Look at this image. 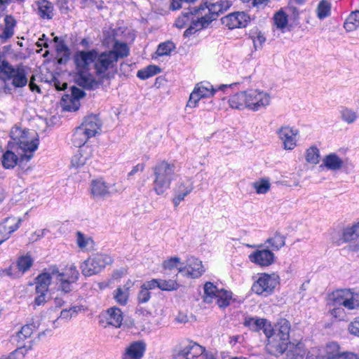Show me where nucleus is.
Masks as SVG:
<instances>
[{
    "label": "nucleus",
    "mask_w": 359,
    "mask_h": 359,
    "mask_svg": "<svg viewBox=\"0 0 359 359\" xmlns=\"http://www.w3.org/2000/svg\"><path fill=\"white\" fill-rule=\"evenodd\" d=\"M142 287H144L147 290H152L156 288H158V279H151L150 280L144 282L142 285Z\"/></svg>",
    "instance_id": "obj_61"
},
{
    "label": "nucleus",
    "mask_w": 359,
    "mask_h": 359,
    "mask_svg": "<svg viewBox=\"0 0 359 359\" xmlns=\"http://www.w3.org/2000/svg\"><path fill=\"white\" fill-rule=\"evenodd\" d=\"M161 72V69L156 65H149L147 67L140 69L137 73V76L142 79H147Z\"/></svg>",
    "instance_id": "obj_41"
},
{
    "label": "nucleus",
    "mask_w": 359,
    "mask_h": 359,
    "mask_svg": "<svg viewBox=\"0 0 359 359\" xmlns=\"http://www.w3.org/2000/svg\"><path fill=\"white\" fill-rule=\"evenodd\" d=\"M180 258L178 257H171L165 261H164L163 266L165 269L172 270L178 266L180 263Z\"/></svg>",
    "instance_id": "obj_58"
},
{
    "label": "nucleus",
    "mask_w": 359,
    "mask_h": 359,
    "mask_svg": "<svg viewBox=\"0 0 359 359\" xmlns=\"http://www.w3.org/2000/svg\"><path fill=\"white\" fill-rule=\"evenodd\" d=\"M0 76L5 81L12 80V84L15 88L25 86L27 83L24 69L20 66L14 67L5 60L0 62Z\"/></svg>",
    "instance_id": "obj_9"
},
{
    "label": "nucleus",
    "mask_w": 359,
    "mask_h": 359,
    "mask_svg": "<svg viewBox=\"0 0 359 359\" xmlns=\"http://www.w3.org/2000/svg\"><path fill=\"white\" fill-rule=\"evenodd\" d=\"M106 320L107 324L116 328L120 327L123 320L122 311L116 306L108 309L106 312Z\"/></svg>",
    "instance_id": "obj_29"
},
{
    "label": "nucleus",
    "mask_w": 359,
    "mask_h": 359,
    "mask_svg": "<svg viewBox=\"0 0 359 359\" xmlns=\"http://www.w3.org/2000/svg\"><path fill=\"white\" fill-rule=\"evenodd\" d=\"M194 181L191 177H181L173 188V198L172 199L175 207H177L184 198L194 190Z\"/></svg>",
    "instance_id": "obj_15"
},
{
    "label": "nucleus",
    "mask_w": 359,
    "mask_h": 359,
    "mask_svg": "<svg viewBox=\"0 0 359 359\" xmlns=\"http://www.w3.org/2000/svg\"><path fill=\"white\" fill-rule=\"evenodd\" d=\"M330 300L334 306H343L348 310L359 309V292L350 289H341L334 291Z\"/></svg>",
    "instance_id": "obj_11"
},
{
    "label": "nucleus",
    "mask_w": 359,
    "mask_h": 359,
    "mask_svg": "<svg viewBox=\"0 0 359 359\" xmlns=\"http://www.w3.org/2000/svg\"><path fill=\"white\" fill-rule=\"evenodd\" d=\"M249 21L250 17L245 12H234L222 18V24L230 29L245 27Z\"/></svg>",
    "instance_id": "obj_18"
},
{
    "label": "nucleus",
    "mask_w": 359,
    "mask_h": 359,
    "mask_svg": "<svg viewBox=\"0 0 359 359\" xmlns=\"http://www.w3.org/2000/svg\"><path fill=\"white\" fill-rule=\"evenodd\" d=\"M18 158L13 151H7L2 156V165L6 169L13 168L17 163Z\"/></svg>",
    "instance_id": "obj_42"
},
{
    "label": "nucleus",
    "mask_w": 359,
    "mask_h": 359,
    "mask_svg": "<svg viewBox=\"0 0 359 359\" xmlns=\"http://www.w3.org/2000/svg\"><path fill=\"white\" fill-rule=\"evenodd\" d=\"M278 279V276L275 274L262 273L252 285V290L257 294L268 296L279 283Z\"/></svg>",
    "instance_id": "obj_14"
},
{
    "label": "nucleus",
    "mask_w": 359,
    "mask_h": 359,
    "mask_svg": "<svg viewBox=\"0 0 359 359\" xmlns=\"http://www.w3.org/2000/svg\"><path fill=\"white\" fill-rule=\"evenodd\" d=\"M175 48V44L171 41H166L158 45L156 54L159 56L169 55Z\"/></svg>",
    "instance_id": "obj_53"
},
{
    "label": "nucleus",
    "mask_w": 359,
    "mask_h": 359,
    "mask_svg": "<svg viewBox=\"0 0 359 359\" xmlns=\"http://www.w3.org/2000/svg\"><path fill=\"white\" fill-rule=\"evenodd\" d=\"M271 94L264 90L248 89L231 95L229 99V107L243 110L247 109L254 112L266 109L271 103Z\"/></svg>",
    "instance_id": "obj_2"
},
{
    "label": "nucleus",
    "mask_w": 359,
    "mask_h": 359,
    "mask_svg": "<svg viewBox=\"0 0 359 359\" xmlns=\"http://www.w3.org/2000/svg\"><path fill=\"white\" fill-rule=\"evenodd\" d=\"M339 113L342 121L348 124L355 122L358 116V113L355 111L348 107H341Z\"/></svg>",
    "instance_id": "obj_44"
},
{
    "label": "nucleus",
    "mask_w": 359,
    "mask_h": 359,
    "mask_svg": "<svg viewBox=\"0 0 359 359\" xmlns=\"http://www.w3.org/2000/svg\"><path fill=\"white\" fill-rule=\"evenodd\" d=\"M285 351V359H300L304 355L306 348L302 341L294 343L288 341Z\"/></svg>",
    "instance_id": "obj_28"
},
{
    "label": "nucleus",
    "mask_w": 359,
    "mask_h": 359,
    "mask_svg": "<svg viewBox=\"0 0 359 359\" xmlns=\"http://www.w3.org/2000/svg\"><path fill=\"white\" fill-rule=\"evenodd\" d=\"M231 299V292L226 290H220L219 292H217V294L214 299V301H215L217 304L222 308L227 306L229 304Z\"/></svg>",
    "instance_id": "obj_43"
},
{
    "label": "nucleus",
    "mask_w": 359,
    "mask_h": 359,
    "mask_svg": "<svg viewBox=\"0 0 359 359\" xmlns=\"http://www.w3.org/2000/svg\"><path fill=\"white\" fill-rule=\"evenodd\" d=\"M16 21L11 15H6L4 18V27L1 34V39L4 41L11 38L14 34V28Z\"/></svg>",
    "instance_id": "obj_32"
},
{
    "label": "nucleus",
    "mask_w": 359,
    "mask_h": 359,
    "mask_svg": "<svg viewBox=\"0 0 359 359\" xmlns=\"http://www.w3.org/2000/svg\"><path fill=\"white\" fill-rule=\"evenodd\" d=\"M36 327L33 324H27L21 327V330L17 333L16 338L18 341H23L29 337Z\"/></svg>",
    "instance_id": "obj_47"
},
{
    "label": "nucleus",
    "mask_w": 359,
    "mask_h": 359,
    "mask_svg": "<svg viewBox=\"0 0 359 359\" xmlns=\"http://www.w3.org/2000/svg\"><path fill=\"white\" fill-rule=\"evenodd\" d=\"M116 55L112 52L105 51L98 54L95 61L96 76L100 79H110L116 65Z\"/></svg>",
    "instance_id": "obj_10"
},
{
    "label": "nucleus",
    "mask_w": 359,
    "mask_h": 359,
    "mask_svg": "<svg viewBox=\"0 0 359 359\" xmlns=\"http://www.w3.org/2000/svg\"><path fill=\"white\" fill-rule=\"evenodd\" d=\"M237 83L222 84L214 87L210 83L202 81L197 83L189 96L187 107L194 108L197 106L198 101L202 98H209L215 95L218 91L226 92Z\"/></svg>",
    "instance_id": "obj_7"
},
{
    "label": "nucleus",
    "mask_w": 359,
    "mask_h": 359,
    "mask_svg": "<svg viewBox=\"0 0 359 359\" xmlns=\"http://www.w3.org/2000/svg\"><path fill=\"white\" fill-rule=\"evenodd\" d=\"M331 5L326 0H322L317 8V16L320 20H323L330 15Z\"/></svg>",
    "instance_id": "obj_48"
},
{
    "label": "nucleus",
    "mask_w": 359,
    "mask_h": 359,
    "mask_svg": "<svg viewBox=\"0 0 359 359\" xmlns=\"http://www.w3.org/2000/svg\"><path fill=\"white\" fill-rule=\"evenodd\" d=\"M274 25L276 28L283 29L286 27L288 20L287 15L283 11H278L273 17Z\"/></svg>",
    "instance_id": "obj_51"
},
{
    "label": "nucleus",
    "mask_w": 359,
    "mask_h": 359,
    "mask_svg": "<svg viewBox=\"0 0 359 359\" xmlns=\"http://www.w3.org/2000/svg\"><path fill=\"white\" fill-rule=\"evenodd\" d=\"M348 330L351 334L359 337V317H356L350 323Z\"/></svg>",
    "instance_id": "obj_59"
},
{
    "label": "nucleus",
    "mask_w": 359,
    "mask_h": 359,
    "mask_svg": "<svg viewBox=\"0 0 359 359\" xmlns=\"http://www.w3.org/2000/svg\"><path fill=\"white\" fill-rule=\"evenodd\" d=\"M219 290L213 283L210 282L206 283L204 285V301L207 303L213 302L217 292Z\"/></svg>",
    "instance_id": "obj_39"
},
{
    "label": "nucleus",
    "mask_w": 359,
    "mask_h": 359,
    "mask_svg": "<svg viewBox=\"0 0 359 359\" xmlns=\"http://www.w3.org/2000/svg\"><path fill=\"white\" fill-rule=\"evenodd\" d=\"M78 278L79 271L74 265L67 267L65 272H60L56 266H51L44 269L36 278L35 290L48 292L49 285L55 283L58 290L67 293L72 290V284Z\"/></svg>",
    "instance_id": "obj_1"
},
{
    "label": "nucleus",
    "mask_w": 359,
    "mask_h": 359,
    "mask_svg": "<svg viewBox=\"0 0 359 359\" xmlns=\"http://www.w3.org/2000/svg\"><path fill=\"white\" fill-rule=\"evenodd\" d=\"M344 309L341 307L334 308L330 311V314L332 317L341 320L344 316Z\"/></svg>",
    "instance_id": "obj_64"
},
{
    "label": "nucleus",
    "mask_w": 359,
    "mask_h": 359,
    "mask_svg": "<svg viewBox=\"0 0 359 359\" xmlns=\"http://www.w3.org/2000/svg\"><path fill=\"white\" fill-rule=\"evenodd\" d=\"M290 324L286 319H280L274 327L265 331L267 339L266 349L275 356L282 355L287 349L290 339Z\"/></svg>",
    "instance_id": "obj_4"
},
{
    "label": "nucleus",
    "mask_w": 359,
    "mask_h": 359,
    "mask_svg": "<svg viewBox=\"0 0 359 359\" xmlns=\"http://www.w3.org/2000/svg\"><path fill=\"white\" fill-rule=\"evenodd\" d=\"M90 137H95L101 128V122L96 115L86 116L79 126Z\"/></svg>",
    "instance_id": "obj_23"
},
{
    "label": "nucleus",
    "mask_w": 359,
    "mask_h": 359,
    "mask_svg": "<svg viewBox=\"0 0 359 359\" xmlns=\"http://www.w3.org/2000/svg\"><path fill=\"white\" fill-rule=\"evenodd\" d=\"M11 137L23 151L27 160H29L33 156L32 153L37 149L39 146V139L36 137V134L29 130L15 127L11 130Z\"/></svg>",
    "instance_id": "obj_8"
},
{
    "label": "nucleus",
    "mask_w": 359,
    "mask_h": 359,
    "mask_svg": "<svg viewBox=\"0 0 359 359\" xmlns=\"http://www.w3.org/2000/svg\"><path fill=\"white\" fill-rule=\"evenodd\" d=\"M33 259L29 255L21 256L17 261V266L22 273L27 271L33 264Z\"/></svg>",
    "instance_id": "obj_46"
},
{
    "label": "nucleus",
    "mask_w": 359,
    "mask_h": 359,
    "mask_svg": "<svg viewBox=\"0 0 359 359\" xmlns=\"http://www.w3.org/2000/svg\"><path fill=\"white\" fill-rule=\"evenodd\" d=\"M76 244L82 251H88L93 249L94 242L93 239L84 233L77 231L76 234Z\"/></svg>",
    "instance_id": "obj_33"
},
{
    "label": "nucleus",
    "mask_w": 359,
    "mask_h": 359,
    "mask_svg": "<svg viewBox=\"0 0 359 359\" xmlns=\"http://www.w3.org/2000/svg\"><path fill=\"white\" fill-rule=\"evenodd\" d=\"M179 287L178 283L173 280L158 279V289L163 291H173Z\"/></svg>",
    "instance_id": "obj_52"
},
{
    "label": "nucleus",
    "mask_w": 359,
    "mask_h": 359,
    "mask_svg": "<svg viewBox=\"0 0 359 359\" xmlns=\"http://www.w3.org/2000/svg\"><path fill=\"white\" fill-rule=\"evenodd\" d=\"M305 158L307 163L311 164H318L320 161V151L315 147L312 146L306 149Z\"/></svg>",
    "instance_id": "obj_45"
},
{
    "label": "nucleus",
    "mask_w": 359,
    "mask_h": 359,
    "mask_svg": "<svg viewBox=\"0 0 359 359\" xmlns=\"http://www.w3.org/2000/svg\"><path fill=\"white\" fill-rule=\"evenodd\" d=\"M204 271L202 262L195 257L188 259L187 266L179 269V272L193 278L200 277Z\"/></svg>",
    "instance_id": "obj_22"
},
{
    "label": "nucleus",
    "mask_w": 359,
    "mask_h": 359,
    "mask_svg": "<svg viewBox=\"0 0 359 359\" xmlns=\"http://www.w3.org/2000/svg\"><path fill=\"white\" fill-rule=\"evenodd\" d=\"M266 243L269 245L272 250H279L285 245V238L279 233H276L273 236L266 241Z\"/></svg>",
    "instance_id": "obj_38"
},
{
    "label": "nucleus",
    "mask_w": 359,
    "mask_h": 359,
    "mask_svg": "<svg viewBox=\"0 0 359 359\" xmlns=\"http://www.w3.org/2000/svg\"><path fill=\"white\" fill-rule=\"evenodd\" d=\"M112 52L116 55V60L118 61V58L127 57L129 54V48L126 43L116 41L113 46V50H109Z\"/></svg>",
    "instance_id": "obj_36"
},
{
    "label": "nucleus",
    "mask_w": 359,
    "mask_h": 359,
    "mask_svg": "<svg viewBox=\"0 0 359 359\" xmlns=\"http://www.w3.org/2000/svg\"><path fill=\"white\" fill-rule=\"evenodd\" d=\"M118 192L115 184H107L102 179L94 180L90 184V194L94 198H105Z\"/></svg>",
    "instance_id": "obj_16"
},
{
    "label": "nucleus",
    "mask_w": 359,
    "mask_h": 359,
    "mask_svg": "<svg viewBox=\"0 0 359 359\" xmlns=\"http://www.w3.org/2000/svg\"><path fill=\"white\" fill-rule=\"evenodd\" d=\"M277 134L282 141L285 149L292 150L297 146L299 135L297 129L289 126H283L278 130Z\"/></svg>",
    "instance_id": "obj_17"
},
{
    "label": "nucleus",
    "mask_w": 359,
    "mask_h": 359,
    "mask_svg": "<svg viewBox=\"0 0 359 359\" xmlns=\"http://www.w3.org/2000/svg\"><path fill=\"white\" fill-rule=\"evenodd\" d=\"M250 37L252 40L255 48L256 50L262 48L263 44L266 41V37L264 34L257 28L250 31Z\"/></svg>",
    "instance_id": "obj_40"
},
{
    "label": "nucleus",
    "mask_w": 359,
    "mask_h": 359,
    "mask_svg": "<svg viewBox=\"0 0 359 359\" xmlns=\"http://www.w3.org/2000/svg\"><path fill=\"white\" fill-rule=\"evenodd\" d=\"M249 260L260 266H269L274 262V254L269 249H258L250 253Z\"/></svg>",
    "instance_id": "obj_19"
},
{
    "label": "nucleus",
    "mask_w": 359,
    "mask_h": 359,
    "mask_svg": "<svg viewBox=\"0 0 359 359\" xmlns=\"http://www.w3.org/2000/svg\"><path fill=\"white\" fill-rule=\"evenodd\" d=\"M54 42L55 43V48L57 52H67L68 50L67 46L64 42L57 36L54 38Z\"/></svg>",
    "instance_id": "obj_62"
},
{
    "label": "nucleus",
    "mask_w": 359,
    "mask_h": 359,
    "mask_svg": "<svg viewBox=\"0 0 359 359\" xmlns=\"http://www.w3.org/2000/svg\"><path fill=\"white\" fill-rule=\"evenodd\" d=\"M20 223L21 219L14 217H7L0 222V242L4 243L8 240L20 227Z\"/></svg>",
    "instance_id": "obj_21"
},
{
    "label": "nucleus",
    "mask_w": 359,
    "mask_h": 359,
    "mask_svg": "<svg viewBox=\"0 0 359 359\" xmlns=\"http://www.w3.org/2000/svg\"><path fill=\"white\" fill-rule=\"evenodd\" d=\"M36 297L34 299V305H43L47 301V292L41 291H36Z\"/></svg>",
    "instance_id": "obj_60"
},
{
    "label": "nucleus",
    "mask_w": 359,
    "mask_h": 359,
    "mask_svg": "<svg viewBox=\"0 0 359 359\" xmlns=\"http://www.w3.org/2000/svg\"><path fill=\"white\" fill-rule=\"evenodd\" d=\"M244 325L249 327L252 331L262 330L265 334V331L271 327V323L265 318L247 316L244 320Z\"/></svg>",
    "instance_id": "obj_27"
},
{
    "label": "nucleus",
    "mask_w": 359,
    "mask_h": 359,
    "mask_svg": "<svg viewBox=\"0 0 359 359\" xmlns=\"http://www.w3.org/2000/svg\"><path fill=\"white\" fill-rule=\"evenodd\" d=\"M231 4L227 0H219L215 3L205 4V6L198 8L199 15L196 16L194 28L203 29L207 27L210 22L215 20L217 16L230 8Z\"/></svg>",
    "instance_id": "obj_6"
},
{
    "label": "nucleus",
    "mask_w": 359,
    "mask_h": 359,
    "mask_svg": "<svg viewBox=\"0 0 359 359\" xmlns=\"http://www.w3.org/2000/svg\"><path fill=\"white\" fill-rule=\"evenodd\" d=\"M112 258L105 254H96L87 259L81 266L85 276H91L100 273L107 265L111 264Z\"/></svg>",
    "instance_id": "obj_12"
},
{
    "label": "nucleus",
    "mask_w": 359,
    "mask_h": 359,
    "mask_svg": "<svg viewBox=\"0 0 359 359\" xmlns=\"http://www.w3.org/2000/svg\"><path fill=\"white\" fill-rule=\"evenodd\" d=\"M154 179L153 189L157 195H163L170 187L177 177L176 167L167 161L158 163L153 168Z\"/></svg>",
    "instance_id": "obj_5"
},
{
    "label": "nucleus",
    "mask_w": 359,
    "mask_h": 359,
    "mask_svg": "<svg viewBox=\"0 0 359 359\" xmlns=\"http://www.w3.org/2000/svg\"><path fill=\"white\" fill-rule=\"evenodd\" d=\"M325 166L330 170H339L343 166L342 159L335 153H331L325 156L320 167Z\"/></svg>",
    "instance_id": "obj_30"
},
{
    "label": "nucleus",
    "mask_w": 359,
    "mask_h": 359,
    "mask_svg": "<svg viewBox=\"0 0 359 359\" xmlns=\"http://www.w3.org/2000/svg\"><path fill=\"white\" fill-rule=\"evenodd\" d=\"M359 237V221L353 224L344 228L339 238L335 239L333 238V241L337 245H340L344 243L350 242L357 239Z\"/></svg>",
    "instance_id": "obj_26"
},
{
    "label": "nucleus",
    "mask_w": 359,
    "mask_h": 359,
    "mask_svg": "<svg viewBox=\"0 0 359 359\" xmlns=\"http://www.w3.org/2000/svg\"><path fill=\"white\" fill-rule=\"evenodd\" d=\"M199 15L198 8L194 9V12L191 11L183 12L181 16H180L175 21V25L178 28H184L185 26L189 25V27L185 31V34L201 30V29L194 28L195 24L196 23V16Z\"/></svg>",
    "instance_id": "obj_20"
},
{
    "label": "nucleus",
    "mask_w": 359,
    "mask_h": 359,
    "mask_svg": "<svg viewBox=\"0 0 359 359\" xmlns=\"http://www.w3.org/2000/svg\"><path fill=\"white\" fill-rule=\"evenodd\" d=\"M90 136H88L80 126H78L73 135L72 138V142L75 147H81V146L86 145L85 144L90 139Z\"/></svg>",
    "instance_id": "obj_35"
},
{
    "label": "nucleus",
    "mask_w": 359,
    "mask_h": 359,
    "mask_svg": "<svg viewBox=\"0 0 359 359\" xmlns=\"http://www.w3.org/2000/svg\"><path fill=\"white\" fill-rule=\"evenodd\" d=\"M145 350L146 344L144 341H134L126 348L122 359H141Z\"/></svg>",
    "instance_id": "obj_24"
},
{
    "label": "nucleus",
    "mask_w": 359,
    "mask_h": 359,
    "mask_svg": "<svg viewBox=\"0 0 359 359\" xmlns=\"http://www.w3.org/2000/svg\"><path fill=\"white\" fill-rule=\"evenodd\" d=\"M130 287V283H128L123 287H119L114 291V299L118 304L124 306L127 304L129 297Z\"/></svg>",
    "instance_id": "obj_31"
},
{
    "label": "nucleus",
    "mask_w": 359,
    "mask_h": 359,
    "mask_svg": "<svg viewBox=\"0 0 359 359\" xmlns=\"http://www.w3.org/2000/svg\"><path fill=\"white\" fill-rule=\"evenodd\" d=\"M38 14L42 18H52L53 16V4L47 0H40L38 2Z\"/></svg>",
    "instance_id": "obj_34"
},
{
    "label": "nucleus",
    "mask_w": 359,
    "mask_h": 359,
    "mask_svg": "<svg viewBox=\"0 0 359 359\" xmlns=\"http://www.w3.org/2000/svg\"><path fill=\"white\" fill-rule=\"evenodd\" d=\"M85 95L84 92L76 88V87H72V94L69 95V97L76 99L78 101L82 97H83Z\"/></svg>",
    "instance_id": "obj_63"
},
{
    "label": "nucleus",
    "mask_w": 359,
    "mask_h": 359,
    "mask_svg": "<svg viewBox=\"0 0 359 359\" xmlns=\"http://www.w3.org/2000/svg\"><path fill=\"white\" fill-rule=\"evenodd\" d=\"M88 161L79 153L76 152L72 158V165L75 168H79L84 165Z\"/></svg>",
    "instance_id": "obj_56"
},
{
    "label": "nucleus",
    "mask_w": 359,
    "mask_h": 359,
    "mask_svg": "<svg viewBox=\"0 0 359 359\" xmlns=\"http://www.w3.org/2000/svg\"><path fill=\"white\" fill-rule=\"evenodd\" d=\"M96 56L95 50H80L75 53L74 60L77 74L76 81L80 86L89 89L99 86L100 82L90 72L92 64H95Z\"/></svg>",
    "instance_id": "obj_3"
},
{
    "label": "nucleus",
    "mask_w": 359,
    "mask_h": 359,
    "mask_svg": "<svg viewBox=\"0 0 359 359\" xmlns=\"http://www.w3.org/2000/svg\"><path fill=\"white\" fill-rule=\"evenodd\" d=\"M339 345L335 342L328 344L325 348L326 359H358V355L351 352L340 353Z\"/></svg>",
    "instance_id": "obj_25"
},
{
    "label": "nucleus",
    "mask_w": 359,
    "mask_h": 359,
    "mask_svg": "<svg viewBox=\"0 0 359 359\" xmlns=\"http://www.w3.org/2000/svg\"><path fill=\"white\" fill-rule=\"evenodd\" d=\"M177 359H215L214 355L205 348L194 341L182 346L176 355Z\"/></svg>",
    "instance_id": "obj_13"
},
{
    "label": "nucleus",
    "mask_w": 359,
    "mask_h": 359,
    "mask_svg": "<svg viewBox=\"0 0 359 359\" xmlns=\"http://www.w3.org/2000/svg\"><path fill=\"white\" fill-rule=\"evenodd\" d=\"M80 311L81 307L79 306H74L69 309H63L60 312V316L58 319L61 320H69L73 316H76Z\"/></svg>",
    "instance_id": "obj_54"
},
{
    "label": "nucleus",
    "mask_w": 359,
    "mask_h": 359,
    "mask_svg": "<svg viewBox=\"0 0 359 359\" xmlns=\"http://www.w3.org/2000/svg\"><path fill=\"white\" fill-rule=\"evenodd\" d=\"M150 298V292L141 285L140 290L137 294L138 302L141 304L147 303L149 301Z\"/></svg>",
    "instance_id": "obj_55"
},
{
    "label": "nucleus",
    "mask_w": 359,
    "mask_h": 359,
    "mask_svg": "<svg viewBox=\"0 0 359 359\" xmlns=\"http://www.w3.org/2000/svg\"><path fill=\"white\" fill-rule=\"evenodd\" d=\"M257 194H266L271 189V182L268 178H261L252 184Z\"/></svg>",
    "instance_id": "obj_37"
},
{
    "label": "nucleus",
    "mask_w": 359,
    "mask_h": 359,
    "mask_svg": "<svg viewBox=\"0 0 359 359\" xmlns=\"http://www.w3.org/2000/svg\"><path fill=\"white\" fill-rule=\"evenodd\" d=\"M63 108L66 111H76L80 106V102L76 99L69 97V95L62 97Z\"/></svg>",
    "instance_id": "obj_50"
},
{
    "label": "nucleus",
    "mask_w": 359,
    "mask_h": 359,
    "mask_svg": "<svg viewBox=\"0 0 359 359\" xmlns=\"http://www.w3.org/2000/svg\"><path fill=\"white\" fill-rule=\"evenodd\" d=\"M78 152H79L86 161L91 158L93 154V149L90 146L84 145L79 147Z\"/></svg>",
    "instance_id": "obj_57"
},
{
    "label": "nucleus",
    "mask_w": 359,
    "mask_h": 359,
    "mask_svg": "<svg viewBox=\"0 0 359 359\" xmlns=\"http://www.w3.org/2000/svg\"><path fill=\"white\" fill-rule=\"evenodd\" d=\"M359 25V11L352 12L344 23V27L348 31L355 29Z\"/></svg>",
    "instance_id": "obj_49"
}]
</instances>
